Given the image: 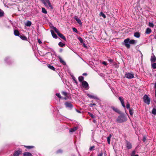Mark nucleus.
Returning <instances> with one entry per match:
<instances>
[{
    "label": "nucleus",
    "instance_id": "f257e3e1",
    "mask_svg": "<svg viewBox=\"0 0 156 156\" xmlns=\"http://www.w3.org/2000/svg\"><path fill=\"white\" fill-rule=\"evenodd\" d=\"M137 42V41L134 40H130L129 38L125 39L124 41V44L128 48H130V44H135Z\"/></svg>",
    "mask_w": 156,
    "mask_h": 156
},
{
    "label": "nucleus",
    "instance_id": "f03ea898",
    "mask_svg": "<svg viewBox=\"0 0 156 156\" xmlns=\"http://www.w3.org/2000/svg\"><path fill=\"white\" fill-rule=\"evenodd\" d=\"M127 118L123 115L119 116L117 119V121L119 123H121L127 120Z\"/></svg>",
    "mask_w": 156,
    "mask_h": 156
},
{
    "label": "nucleus",
    "instance_id": "7ed1b4c3",
    "mask_svg": "<svg viewBox=\"0 0 156 156\" xmlns=\"http://www.w3.org/2000/svg\"><path fill=\"white\" fill-rule=\"evenodd\" d=\"M43 2L45 5L48 8H50L51 9L53 8L49 0H43Z\"/></svg>",
    "mask_w": 156,
    "mask_h": 156
},
{
    "label": "nucleus",
    "instance_id": "20e7f679",
    "mask_svg": "<svg viewBox=\"0 0 156 156\" xmlns=\"http://www.w3.org/2000/svg\"><path fill=\"white\" fill-rule=\"evenodd\" d=\"M144 101L148 105L150 104V99L147 95H145L144 97Z\"/></svg>",
    "mask_w": 156,
    "mask_h": 156
},
{
    "label": "nucleus",
    "instance_id": "39448f33",
    "mask_svg": "<svg viewBox=\"0 0 156 156\" xmlns=\"http://www.w3.org/2000/svg\"><path fill=\"white\" fill-rule=\"evenodd\" d=\"M125 77L128 79H132L134 77V74L132 73H126L125 74Z\"/></svg>",
    "mask_w": 156,
    "mask_h": 156
},
{
    "label": "nucleus",
    "instance_id": "423d86ee",
    "mask_svg": "<svg viewBox=\"0 0 156 156\" xmlns=\"http://www.w3.org/2000/svg\"><path fill=\"white\" fill-rule=\"evenodd\" d=\"M82 85L83 87L86 88V89H88L89 88V87L88 83L86 81H83L82 82Z\"/></svg>",
    "mask_w": 156,
    "mask_h": 156
},
{
    "label": "nucleus",
    "instance_id": "0eeeda50",
    "mask_svg": "<svg viewBox=\"0 0 156 156\" xmlns=\"http://www.w3.org/2000/svg\"><path fill=\"white\" fill-rule=\"evenodd\" d=\"M126 147L128 149H130L132 147V145L131 143L128 141H126Z\"/></svg>",
    "mask_w": 156,
    "mask_h": 156
},
{
    "label": "nucleus",
    "instance_id": "6e6552de",
    "mask_svg": "<svg viewBox=\"0 0 156 156\" xmlns=\"http://www.w3.org/2000/svg\"><path fill=\"white\" fill-rule=\"evenodd\" d=\"M119 99L120 101L122 106L124 108H125V105L124 104V100H123V99L121 97H119Z\"/></svg>",
    "mask_w": 156,
    "mask_h": 156
},
{
    "label": "nucleus",
    "instance_id": "1a4fd4ad",
    "mask_svg": "<svg viewBox=\"0 0 156 156\" xmlns=\"http://www.w3.org/2000/svg\"><path fill=\"white\" fill-rule=\"evenodd\" d=\"M111 108L115 112H117V113H119V114H120V111L117 108H115V107H113V106H112L111 107Z\"/></svg>",
    "mask_w": 156,
    "mask_h": 156
},
{
    "label": "nucleus",
    "instance_id": "9d476101",
    "mask_svg": "<svg viewBox=\"0 0 156 156\" xmlns=\"http://www.w3.org/2000/svg\"><path fill=\"white\" fill-rule=\"evenodd\" d=\"M156 61V58L155 56L152 55L151 57V62H154Z\"/></svg>",
    "mask_w": 156,
    "mask_h": 156
},
{
    "label": "nucleus",
    "instance_id": "9b49d317",
    "mask_svg": "<svg viewBox=\"0 0 156 156\" xmlns=\"http://www.w3.org/2000/svg\"><path fill=\"white\" fill-rule=\"evenodd\" d=\"M65 105L66 107L71 108L73 107L72 104L70 103L66 102Z\"/></svg>",
    "mask_w": 156,
    "mask_h": 156
},
{
    "label": "nucleus",
    "instance_id": "f8f14e48",
    "mask_svg": "<svg viewBox=\"0 0 156 156\" xmlns=\"http://www.w3.org/2000/svg\"><path fill=\"white\" fill-rule=\"evenodd\" d=\"M20 38L24 41H27V38L22 34H20Z\"/></svg>",
    "mask_w": 156,
    "mask_h": 156
},
{
    "label": "nucleus",
    "instance_id": "ddd939ff",
    "mask_svg": "<svg viewBox=\"0 0 156 156\" xmlns=\"http://www.w3.org/2000/svg\"><path fill=\"white\" fill-rule=\"evenodd\" d=\"M134 36L136 37L139 38L140 37V34L139 32H136L134 33Z\"/></svg>",
    "mask_w": 156,
    "mask_h": 156
},
{
    "label": "nucleus",
    "instance_id": "4468645a",
    "mask_svg": "<svg viewBox=\"0 0 156 156\" xmlns=\"http://www.w3.org/2000/svg\"><path fill=\"white\" fill-rule=\"evenodd\" d=\"M51 34L53 37L55 38H57V36L56 34H55L53 30H51Z\"/></svg>",
    "mask_w": 156,
    "mask_h": 156
},
{
    "label": "nucleus",
    "instance_id": "2eb2a0df",
    "mask_svg": "<svg viewBox=\"0 0 156 156\" xmlns=\"http://www.w3.org/2000/svg\"><path fill=\"white\" fill-rule=\"evenodd\" d=\"M58 35L61 38L63 39L65 41H66V38L62 34L60 33H59L58 34Z\"/></svg>",
    "mask_w": 156,
    "mask_h": 156
},
{
    "label": "nucleus",
    "instance_id": "dca6fc26",
    "mask_svg": "<svg viewBox=\"0 0 156 156\" xmlns=\"http://www.w3.org/2000/svg\"><path fill=\"white\" fill-rule=\"evenodd\" d=\"M14 34L15 36H19L20 35V33L18 30H14Z\"/></svg>",
    "mask_w": 156,
    "mask_h": 156
},
{
    "label": "nucleus",
    "instance_id": "f3484780",
    "mask_svg": "<svg viewBox=\"0 0 156 156\" xmlns=\"http://www.w3.org/2000/svg\"><path fill=\"white\" fill-rule=\"evenodd\" d=\"M151 32V29L149 28H148L146 29L145 33L146 34H150Z\"/></svg>",
    "mask_w": 156,
    "mask_h": 156
},
{
    "label": "nucleus",
    "instance_id": "a211bd4d",
    "mask_svg": "<svg viewBox=\"0 0 156 156\" xmlns=\"http://www.w3.org/2000/svg\"><path fill=\"white\" fill-rule=\"evenodd\" d=\"M77 129V127H74L73 128H71L69 130L70 132H73L75 131Z\"/></svg>",
    "mask_w": 156,
    "mask_h": 156
},
{
    "label": "nucleus",
    "instance_id": "6ab92c4d",
    "mask_svg": "<svg viewBox=\"0 0 156 156\" xmlns=\"http://www.w3.org/2000/svg\"><path fill=\"white\" fill-rule=\"evenodd\" d=\"M75 19L76 20L77 22L80 25H81L82 24L81 21V20L79 19L78 18H75Z\"/></svg>",
    "mask_w": 156,
    "mask_h": 156
},
{
    "label": "nucleus",
    "instance_id": "aec40b11",
    "mask_svg": "<svg viewBox=\"0 0 156 156\" xmlns=\"http://www.w3.org/2000/svg\"><path fill=\"white\" fill-rule=\"evenodd\" d=\"M31 22L30 21H27L25 23V25L27 27H30L31 25Z\"/></svg>",
    "mask_w": 156,
    "mask_h": 156
},
{
    "label": "nucleus",
    "instance_id": "412c9836",
    "mask_svg": "<svg viewBox=\"0 0 156 156\" xmlns=\"http://www.w3.org/2000/svg\"><path fill=\"white\" fill-rule=\"evenodd\" d=\"M24 156H32L31 153L29 152H26L23 153Z\"/></svg>",
    "mask_w": 156,
    "mask_h": 156
},
{
    "label": "nucleus",
    "instance_id": "4be33fe9",
    "mask_svg": "<svg viewBox=\"0 0 156 156\" xmlns=\"http://www.w3.org/2000/svg\"><path fill=\"white\" fill-rule=\"evenodd\" d=\"M58 58L60 60V62L61 63H62L64 65H65L66 64V62L63 61V60L59 56Z\"/></svg>",
    "mask_w": 156,
    "mask_h": 156
},
{
    "label": "nucleus",
    "instance_id": "5701e85b",
    "mask_svg": "<svg viewBox=\"0 0 156 156\" xmlns=\"http://www.w3.org/2000/svg\"><path fill=\"white\" fill-rule=\"evenodd\" d=\"M87 95L90 98H96V97L94 96L91 94H87Z\"/></svg>",
    "mask_w": 156,
    "mask_h": 156
},
{
    "label": "nucleus",
    "instance_id": "b1692460",
    "mask_svg": "<svg viewBox=\"0 0 156 156\" xmlns=\"http://www.w3.org/2000/svg\"><path fill=\"white\" fill-rule=\"evenodd\" d=\"M52 28L58 34L60 33L58 30L55 27H53Z\"/></svg>",
    "mask_w": 156,
    "mask_h": 156
},
{
    "label": "nucleus",
    "instance_id": "393cba45",
    "mask_svg": "<svg viewBox=\"0 0 156 156\" xmlns=\"http://www.w3.org/2000/svg\"><path fill=\"white\" fill-rule=\"evenodd\" d=\"M20 154V151L18 150L16 151L14 154V156H18Z\"/></svg>",
    "mask_w": 156,
    "mask_h": 156
},
{
    "label": "nucleus",
    "instance_id": "a878e982",
    "mask_svg": "<svg viewBox=\"0 0 156 156\" xmlns=\"http://www.w3.org/2000/svg\"><path fill=\"white\" fill-rule=\"evenodd\" d=\"M42 12L44 14H47V12L44 8H42Z\"/></svg>",
    "mask_w": 156,
    "mask_h": 156
},
{
    "label": "nucleus",
    "instance_id": "bb28decb",
    "mask_svg": "<svg viewBox=\"0 0 156 156\" xmlns=\"http://www.w3.org/2000/svg\"><path fill=\"white\" fill-rule=\"evenodd\" d=\"M78 79L81 82L83 80L84 77L82 76H80L78 78Z\"/></svg>",
    "mask_w": 156,
    "mask_h": 156
},
{
    "label": "nucleus",
    "instance_id": "cd10ccee",
    "mask_svg": "<svg viewBox=\"0 0 156 156\" xmlns=\"http://www.w3.org/2000/svg\"><path fill=\"white\" fill-rule=\"evenodd\" d=\"M48 66L50 69L52 70H55V68L52 66L49 65H48Z\"/></svg>",
    "mask_w": 156,
    "mask_h": 156
},
{
    "label": "nucleus",
    "instance_id": "c85d7f7f",
    "mask_svg": "<svg viewBox=\"0 0 156 156\" xmlns=\"http://www.w3.org/2000/svg\"><path fill=\"white\" fill-rule=\"evenodd\" d=\"M148 26L150 27H154V25L153 24V23H152L151 22H149Z\"/></svg>",
    "mask_w": 156,
    "mask_h": 156
},
{
    "label": "nucleus",
    "instance_id": "c756f323",
    "mask_svg": "<svg viewBox=\"0 0 156 156\" xmlns=\"http://www.w3.org/2000/svg\"><path fill=\"white\" fill-rule=\"evenodd\" d=\"M151 66L153 69H156V63H153L151 64Z\"/></svg>",
    "mask_w": 156,
    "mask_h": 156
},
{
    "label": "nucleus",
    "instance_id": "7c9ffc66",
    "mask_svg": "<svg viewBox=\"0 0 156 156\" xmlns=\"http://www.w3.org/2000/svg\"><path fill=\"white\" fill-rule=\"evenodd\" d=\"M58 45L61 47H63L65 45V44L63 43L60 42L58 44Z\"/></svg>",
    "mask_w": 156,
    "mask_h": 156
},
{
    "label": "nucleus",
    "instance_id": "2f4dec72",
    "mask_svg": "<svg viewBox=\"0 0 156 156\" xmlns=\"http://www.w3.org/2000/svg\"><path fill=\"white\" fill-rule=\"evenodd\" d=\"M129 114L131 115H132L133 114V110L129 109Z\"/></svg>",
    "mask_w": 156,
    "mask_h": 156
},
{
    "label": "nucleus",
    "instance_id": "473e14b6",
    "mask_svg": "<svg viewBox=\"0 0 156 156\" xmlns=\"http://www.w3.org/2000/svg\"><path fill=\"white\" fill-rule=\"evenodd\" d=\"M5 60L6 62H7L8 64H9V62L10 61V60L9 58H6Z\"/></svg>",
    "mask_w": 156,
    "mask_h": 156
},
{
    "label": "nucleus",
    "instance_id": "72a5a7b5",
    "mask_svg": "<svg viewBox=\"0 0 156 156\" xmlns=\"http://www.w3.org/2000/svg\"><path fill=\"white\" fill-rule=\"evenodd\" d=\"M4 12L0 9V16H3Z\"/></svg>",
    "mask_w": 156,
    "mask_h": 156
},
{
    "label": "nucleus",
    "instance_id": "f704fd0d",
    "mask_svg": "<svg viewBox=\"0 0 156 156\" xmlns=\"http://www.w3.org/2000/svg\"><path fill=\"white\" fill-rule=\"evenodd\" d=\"M100 15L102 16L104 18L106 17V16L102 12H101L100 13Z\"/></svg>",
    "mask_w": 156,
    "mask_h": 156
},
{
    "label": "nucleus",
    "instance_id": "c9c22d12",
    "mask_svg": "<svg viewBox=\"0 0 156 156\" xmlns=\"http://www.w3.org/2000/svg\"><path fill=\"white\" fill-rule=\"evenodd\" d=\"M152 113L154 115H156V109L153 108L152 111Z\"/></svg>",
    "mask_w": 156,
    "mask_h": 156
},
{
    "label": "nucleus",
    "instance_id": "e433bc0d",
    "mask_svg": "<svg viewBox=\"0 0 156 156\" xmlns=\"http://www.w3.org/2000/svg\"><path fill=\"white\" fill-rule=\"evenodd\" d=\"M88 114L92 118H95V116L92 114L90 113V112H88Z\"/></svg>",
    "mask_w": 156,
    "mask_h": 156
},
{
    "label": "nucleus",
    "instance_id": "4c0bfd02",
    "mask_svg": "<svg viewBox=\"0 0 156 156\" xmlns=\"http://www.w3.org/2000/svg\"><path fill=\"white\" fill-rule=\"evenodd\" d=\"M25 147L28 149H31L33 148L34 147L32 146H25Z\"/></svg>",
    "mask_w": 156,
    "mask_h": 156
},
{
    "label": "nucleus",
    "instance_id": "58836bf2",
    "mask_svg": "<svg viewBox=\"0 0 156 156\" xmlns=\"http://www.w3.org/2000/svg\"><path fill=\"white\" fill-rule=\"evenodd\" d=\"M73 31L76 32V33H78V31L76 28L75 27H73Z\"/></svg>",
    "mask_w": 156,
    "mask_h": 156
},
{
    "label": "nucleus",
    "instance_id": "ea45409f",
    "mask_svg": "<svg viewBox=\"0 0 156 156\" xmlns=\"http://www.w3.org/2000/svg\"><path fill=\"white\" fill-rule=\"evenodd\" d=\"M126 108L127 109H129V108H130V105H129V103L128 102H127V104H126Z\"/></svg>",
    "mask_w": 156,
    "mask_h": 156
},
{
    "label": "nucleus",
    "instance_id": "a19ab883",
    "mask_svg": "<svg viewBox=\"0 0 156 156\" xmlns=\"http://www.w3.org/2000/svg\"><path fill=\"white\" fill-rule=\"evenodd\" d=\"M78 40L80 41L81 43H82L83 42V40L82 38L79 37L78 38Z\"/></svg>",
    "mask_w": 156,
    "mask_h": 156
},
{
    "label": "nucleus",
    "instance_id": "79ce46f5",
    "mask_svg": "<svg viewBox=\"0 0 156 156\" xmlns=\"http://www.w3.org/2000/svg\"><path fill=\"white\" fill-rule=\"evenodd\" d=\"M107 140L108 141V143L109 144H110V139L109 138H107Z\"/></svg>",
    "mask_w": 156,
    "mask_h": 156
},
{
    "label": "nucleus",
    "instance_id": "37998d69",
    "mask_svg": "<svg viewBox=\"0 0 156 156\" xmlns=\"http://www.w3.org/2000/svg\"><path fill=\"white\" fill-rule=\"evenodd\" d=\"M62 94L64 95L65 96H67V93L66 92H62Z\"/></svg>",
    "mask_w": 156,
    "mask_h": 156
},
{
    "label": "nucleus",
    "instance_id": "c03bdc74",
    "mask_svg": "<svg viewBox=\"0 0 156 156\" xmlns=\"http://www.w3.org/2000/svg\"><path fill=\"white\" fill-rule=\"evenodd\" d=\"M56 96L58 97L59 98H61V97L59 94L57 93L56 94Z\"/></svg>",
    "mask_w": 156,
    "mask_h": 156
},
{
    "label": "nucleus",
    "instance_id": "a18cd8bd",
    "mask_svg": "<svg viewBox=\"0 0 156 156\" xmlns=\"http://www.w3.org/2000/svg\"><path fill=\"white\" fill-rule=\"evenodd\" d=\"M94 148V146H92L90 148V151H92L93 150V149Z\"/></svg>",
    "mask_w": 156,
    "mask_h": 156
},
{
    "label": "nucleus",
    "instance_id": "49530a36",
    "mask_svg": "<svg viewBox=\"0 0 156 156\" xmlns=\"http://www.w3.org/2000/svg\"><path fill=\"white\" fill-rule=\"evenodd\" d=\"M96 104H90V106L92 107L94 105H95Z\"/></svg>",
    "mask_w": 156,
    "mask_h": 156
},
{
    "label": "nucleus",
    "instance_id": "de8ad7c7",
    "mask_svg": "<svg viewBox=\"0 0 156 156\" xmlns=\"http://www.w3.org/2000/svg\"><path fill=\"white\" fill-rule=\"evenodd\" d=\"M135 153V151H133L132 152V154L131 155V156H133L134 155V154Z\"/></svg>",
    "mask_w": 156,
    "mask_h": 156
},
{
    "label": "nucleus",
    "instance_id": "09e8293b",
    "mask_svg": "<svg viewBox=\"0 0 156 156\" xmlns=\"http://www.w3.org/2000/svg\"><path fill=\"white\" fill-rule=\"evenodd\" d=\"M38 42L39 44H41L42 43L40 39H38Z\"/></svg>",
    "mask_w": 156,
    "mask_h": 156
},
{
    "label": "nucleus",
    "instance_id": "8fccbe9b",
    "mask_svg": "<svg viewBox=\"0 0 156 156\" xmlns=\"http://www.w3.org/2000/svg\"><path fill=\"white\" fill-rule=\"evenodd\" d=\"M146 140V139L145 137H143V140L144 142Z\"/></svg>",
    "mask_w": 156,
    "mask_h": 156
},
{
    "label": "nucleus",
    "instance_id": "3c124183",
    "mask_svg": "<svg viewBox=\"0 0 156 156\" xmlns=\"http://www.w3.org/2000/svg\"><path fill=\"white\" fill-rule=\"evenodd\" d=\"M103 153L101 152L100 154H98V156H102Z\"/></svg>",
    "mask_w": 156,
    "mask_h": 156
},
{
    "label": "nucleus",
    "instance_id": "603ef678",
    "mask_svg": "<svg viewBox=\"0 0 156 156\" xmlns=\"http://www.w3.org/2000/svg\"><path fill=\"white\" fill-rule=\"evenodd\" d=\"M102 64L105 65H106L107 64L106 62H102Z\"/></svg>",
    "mask_w": 156,
    "mask_h": 156
},
{
    "label": "nucleus",
    "instance_id": "864d4df0",
    "mask_svg": "<svg viewBox=\"0 0 156 156\" xmlns=\"http://www.w3.org/2000/svg\"><path fill=\"white\" fill-rule=\"evenodd\" d=\"M108 61L109 62H113V60L111 59H109Z\"/></svg>",
    "mask_w": 156,
    "mask_h": 156
},
{
    "label": "nucleus",
    "instance_id": "5fc2aeb1",
    "mask_svg": "<svg viewBox=\"0 0 156 156\" xmlns=\"http://www.w3.org/2000/svg\"><path fill=\"white\" fill-rule=\"evenodd\" d=\"M73 80H74L75 82L77 83V82L76 81V80L75 79V78L74 77H73Z\"/></svg>",
    "mask_w": 156,
    "mask_h": 156
},
{
    "label": "nucleus",
    "instance_id": "6e6d98bb",
    "mask_svg": "<svg viewBox=\"0 0 156 156\" xmlns=\"http://www.w3.org/2000/svg\"><path fill=\"white\" fill-rule=\"evenodd\" d=\"M112 137V135L111 134H110L109 136H108L107 138H109L111 139Z\"/></svg>",
    "mask_w": 156,
    "mask_h": 156
},
{
    "label": "nucleus",
    "instance_id": "4d7b16f0",
    "mask_svg": "<svg viewBox=\"0 0 156 156\" xmlns=\"http://www.w3.org/2000/svg\"><path fill=\"white\" fill-rule=\"evenodd\" d=\"M87 75V74L86 73H83V76H86Z\"/></svg>",
    "mask_w": 156,
    "mask_h": 156
},
{
    "label": "nucleus",
    "instance_id": "13d9d810",
    "mask_svg": "<svg viewBox=\"0 0 156 156\" xmlns=\"http://www.w3.org/2000/svg\"><path fill=\"white\" fill-rule=\"evenodd\" d=\"M77 112H78L79 113H80V111H78V110H76Z\"/></svg>",
    "mask_w": 156,
    "mask_h": 156
},
{
    "label": "nucleus",
    "instance_id": "bf43d9fd",
    "mask_svg": "<svg viewBox=\"0 0 156 156\" xmlns=\"http://www.w3.org/2000/svg\"><path fill=\"white\" fill-rule=\"evenodd\" d=\"M58 152H62V151L61 150H59L58 151Z\"/></svg>",
    "mask_w": 156,
    "mask_h": 156
},
{
    "label": "nucleus",
    "instance_id": "052dcab7",
    "mask_svg": "<svg viewBox=\"0 0 156 156\" xmlns=\"http://www.w3.org/2000/svg\"><path fill=\"white\" fill-rule=\"evenodd\" d=\"M133 156H138V155H134Z\"/></svg>",
    "mask_w": 156,
    "mask_h": 156
},
{
    "label": "nucleus",
    "instance_id": "680f3d73",
    "mask_svg": "<svg viewBox=\"0 0 156 156\" xmlns=\"http://www.w3.org/2000/svg\"><path fill=\"white\" fill-rule=\"evenodd\" d=\"M64 99H65V100H66V98H64Z\"/></svg>",
    "mask_w": 156,
    "mask_h": 156
},
{
    "label": "nucleus",
    "instance_id": "e2e57ef3",
    "mask_svg": "<svg viewBox=\"0 0 156 156\" xmlns=\"http://www.w3.org/2000/svg\"><path fill=\"white\" fill-rule=\"evenodd\" d=\"M155 38L156 39V37H155Z\"/></svg>",
    "mask_w": 156,
    "mask_h": 156
}]
</instances>
